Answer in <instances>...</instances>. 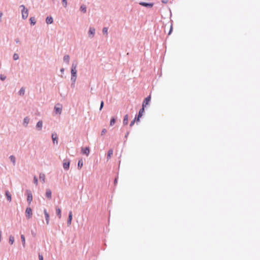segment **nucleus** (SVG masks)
<instances>
[{
	"mask_svg": "<svg viewBox=\"0 0 260 260\" xmlns=\"http://www.w3.org/2000/svg\"><path fill=\"white\" fill-rule=\"evenodd\" d=\"M108 28L106 27H104L103 28V30H102V32L103 33L104 35H107L108 34Z\"/></svg>",
	"mask_w": 260,
	"mask_h": 260,
	"instance_id": "32",
	"label": "nucleus"
},
{
	"mask_svg": "<svg viewBox=\"0 0 260 260\" xmlns=\"http://www.w3.org/2000/svg\"><path fill=\"white\" fill-rule=\"evenodd\" d=\"M104 105V101H102L101 102L100 107V111L102 110V109L103 108Z\"/></svg>",
	"mask_w": 260,
	"mask_h": 260,
	"instance_id": "39",
	"label": "nucleus"
},
{
	"mask_svg": "<svg viewBox=\"0 0 260 260\" xmlns=\"http://www.w3.org/2000/svg\"><path fill=\"white\" fill-rule=\"evenodd\" d=\"M95 30L94 28L91 27H90L89 28V31H88V34L90 38H92L93 37V36L95 34Z\"/></svg>",
	"mask_w": 260,
	"mask_h": 260,
	"instance_id": "11",
	"label": "nucleus"
},
{
	"mask_svg": "<svg viewBox=\"0 0 260 260\" xmlns=\"http://www.w3.org/2000/svg\"><path fill=\"white\" fill-rule=\"evenodd\" d=\"M80 9L81 11H82L84 13L86 12L87 8L85 5H83V4L82 5L80 6Z\"/></svg>",
	"mask_w": 260,
	"mask_h": 260,
	"instance_id": "23",
	"label": "nucleus"
},
{
	"mask_svg": "<svg viewBox=\"0 0 260 260\" xmlns=\"http://www.w3.org/2000/svg\"><path fill=\"white\" fill-rule=\"evenodd\" d=\"M15 42L16 43H19L20 42L19 40L18 39H16Z\"/></svg>",
	"mask_w": 260,
	"mask_h": 260,
	"instance_id": "50",
	"label": "nucleus"
},
{
	"mask_svg": "<svg viewBox=\"0 0 260 260\" xmlns=\"http://www.w3.org/2000/svg\"><path fill=\"white\" fill-rule=\"evenodd\" d=\"M60 72L63 74L64 73V68H61L60 69Z\"/></svg>",
	"mask_w": 260,
	"mask_h": 260,
	"instance_id": "49",
	"label": "nucleus"
},
{
	"mask_svg": "<svg viewBox=\"0 0 260 260\" xmlns=\"http://www.w3.org/2000/svg\"><path fill=\"white\" fill-rule=\"evenodd\" d=\"M39 260H43V256L41 254H39Z\"/></svg>",
	"mask_w": 260,
	"mask_h": 260,
	"instance_id": "45",
	"label": "nucleus"
},
{
	"mask_svg": "<svg viewBox=\"0 0 260 260\" xmlns=\"http://www.w3.org/2000/svg\"><path fill=\"white\" fill-rule=\"evenodd\" d=\"M25 93V88L24 87H21L19 90L18 93L20 95H23Z\"/></svg>",
	"mask_w": 260,
	"mask_h": 260,
	"instance_id": "28",
	"label": "nucleus"
},
{
	"mask_svg": "<svg viewBox=\"0 0 260 260\" xmlns=\"http://www.w3.org/2000/svg\"><path fill=\"white\" fill-rule=\"evenodd\" d=\"M34 183L37 184V183H38V179H37V178L36 176H34Z\"/></svg>",
	"mask_w": 260,
	"mask_h": 260,
	"instance_id": "43",
	"label": "nucleus"
},
{
	"mask_svg": "<svg viewBox=\"0 0 260 260\" xmlns=\"http://www.w3.org/2000/svg\"><path fill=\"white\" fill-rule=\"evenodd\" d=\"M26 216L29 218L32 216V210L30 207H27L25 210Z\"/></svg>",
	"mask_w": 260,
	"mask_h": 260,
	"instance_id": "10",
	"label": "nucleus"
},
{
	"mask_svg": "<svg viewBox=\"0 0 260 260\" xmlns=\"http://www.w3.org/2000/svg\"><path fill=\"white\" fill-rule=\"evenodd\" d=\"M151 95H148L145 98L142 103V108L145 109V108L149 104L151 101Z\"/></svg>",
	"mask_w": 260,
	"mask_h": 260,
	"instance_id": "2",
	"label": "nucleus"
},
{
	"mask_svg": "<svg viewBox=\"0 0 260 260\" xmlns=\"http://www.w3.org/2000/svg\"><path fill=\"white\" fill-rule=\"evenodd\" d=\"M139 4L141 6L149 8H152L154 5L153 3H146L144 2H140Z\"/></svg>",
	"mask_w": 260,
	"mask_h": 260,
	"instance_id": "5",
	"label": "nucleus"
},
{
	"mask_svg": "<svg viewBox=\"0 0 260 260\" xmlns=\"http://www.w3.org/2000/svg\"><path fill=\"white\" fill-rule=\"evenodd\" d=\"M44 215H45V220L46 221L47 224H48L49 223V214L47 212V210H46V209H45L44 210Z\"/></svg>",
	"mask_w": 260,
	"mask_h": 260,
	"instance_id": "16",
	"label": "nucleus"
},
{
	"mask_svg": "<svg viewBox=\"0 0 260 260\" xmlns=\"http://www.w3.org/2000/svg\"><path fill=\"white\" fill-rule=\"evenodd\" d=\"M106 133H107V129L106 128L103 129L102 131V132H101V136L104 135Z\"/></svg>",
	"mask_w": 260,
	"mask_h": 260,
	"instance_id": "41",
	"label": "nucleus"
},
{
	"mask_svg": "<svg viewBox=\"0 0 260 260\" xmlns=\"http://www.w3.org/2000/svg\"><path fill=\"white\" fill-rule=\"evenodd\" d=\"M77 76H71V80L72 82H76Z\"/></svg>",
	"mask_w": 260,
	"mask_h": 260,
	"instance_id": "36",
	"label": "nucleus"
},
{
	"mask_svg": "<svg viewBox=\"0 0 260 260\" xmlns=\"http://www.w3.org/2000/svg\"><path fill=\"white\" fill-rule=\"evenodd\" d=\"M116 122V118L115 117H112L111 118L110 122V125L113 126Z\"/></svg>",
	"mask_w": 260,
	"mask_h": 260,
	"instance_id": "27",
	"label": "nucleus"
},
{
	"mask_svg": "<svg viewBox=\"0 0 260 260\" xmlns=\"http://www.w3.org/2000/svg\"><path fill=\"white\" fill-rule=\"evenodd\" d=\"M61 2L62 3V5L64 8H66L67 6V0H61Z\"/></svg>",
	"mask_w": 260,
	"mask_h": 260,
	"instance_id": "34",
	"label": "nucleus"
},
{
	"mask_svg": "<svg viewBox=\"0 0 260 260\" xmlns=\"http://www.w3.org/2000/svg\"><path fill=\"white\" fill-rule=\"evenodd\" d=\"M75 83L76 82H72L71 86L72 88H74L75 86Z\"/></svg>",
	"mask_w": 260,
	"mask_h": 260,
	"instance_id": "46",
	"label": "nucleus"
},
{
	"mask_svg": "<svg viewBox=\"0 0 260 260\" xmlns=\"http://www.w3.org/2000/svg\"><path fill=\"white\" fill-rule=\"evenodd\" d=\"M118 175L114 179V183L115 185H116V184L117 183V181H118Z\"/></svg>",
	"mask_w": 260,
	"mask_h": 260,
	"instance_id": "42",
	"label": "nucleus"
},
{
	"mask_svg": "<svg viewBox=\"0 0 260 260\" xmlns=\"http://www.w3.org/2000/svg\"><path fill=\"white\" fill-rule=\"evenodd\" d=\"M46 197L48 199H51L52 197V192L50 189H47L46 192Z\"/></svg>",
	"mask_w": 260,
	"mask_h": 260,
	"instance_id": "17",
	"label": "nucleus"
},
{
	"mask_svg": "<svg viewBox=\"0 0 260 260\" xmlns=\"http://www.w3.org/2000/svg\"><path fill=\"white\" fill-rule=\"evenodd\" d=\"M54 112L56 114H60L62 112V106L59 104L56 105L54 108Z\"/></svg>",
	"mask_w": 260,
	"mask_h": 260,
	"instance_id": "3",
	"label": "nucleus"
},
{
	"mask_svg": "<svg viewBox=\"0 0 260 260\" xmlns=\"http://www.w3.org/2000/svg\"><path fill=\"white\" fill-rule=\"evenodd\" d=\"M51 138L54 144L58 143V137L57 134L55 133H52L51 135Z\"/></svg>",
	"mask_w": 260,
	"mask_h": 260,
	"instance_id": "7",
	"label": "nucleus"
},
{
	"mask_svg": "<svg viewBox=\"0 0 260 260\" xmlns=\"http://www.w3.org/2000/svg\"><path fill=\"white\" fill-rule=\"evenodd\" d=\"M161 3L163 4H167L168 2V0H161Z\"/></svg>",
	"mask_w": 260,
	"mask_h": 260,
	"instance_id": "47",
	"label": "nucleus"
},
{
	"mask_svg": "<svg viewBox=\"0 0 260 260\" xmlns=\"http://www.w3.org/2000/svg\"><path fill=\"white\" fill-rule=\"evenodd\" d=\"M53 22V17L51 16H48L46 18V22L47 24H52Z\"/></svg>",
	"mask_w": 260,
	"mask_h": 260,
	"instance_id": "13",
	"label": "nucleus"
},
{
	"mask_svg": "<svg viewBox=\"0 0 260 260\" xmlns=\"http://www.w3.org/2000/svg\"><path fill=\"white\" fill-rule=\"evenodd\" d=\"M5 196H6V197L7 200L10 202L12 200V197H11V193H10V192L8 190L5 191Z\"/></svg>",
	"mask_w": 260,
	"mask_h": 260,
	"instance_id": "15",
	"label": "nucleus"
},
{
	"mask_svg": "<svg viewBox=\"0 0 260 260\" xmlns=\"http://www.w3.org/2000/svg\"><path fill=\"white\" fill-rule=\"evenodd\" d=\"M6 76H5V75H0V79L2 80V81H4L6 79Z\"/></svg>",
	"mask_w": 260,
	"mask_h": 260,
	"instance_id": "40",
	"label": "nucleus"
},
{
	"mask_svg": "<svg viewBox=\"0 0 260 260\" xmlns=\"http://www.w3.org/2000/svg\"><path fill=\"white\" fill-rule=\"evenodd\" d=\"M71 76H77V70L71 69Z\"/></svg>",
	"mask_w": 260,
	"mask_h": 260,
	"instance_id": "30",
	"label": "nucleus"
},
{
	"mask_svg": "<svg viewBox=\"0 0 260 260\" xmlns=\"http://www.w3.org/2000/svg\"><path fill=\"white\" fill-rule=\"evenodd\" d=\"M56 214L57 216L60 218L61 216V210L59 208H56Z\"/></svg>",
	"mask_w": 260,
	"mask_h": 260,
	"instance_id": "22",
	"label": "nucleus"
},
{
	"mask_svg": "<svg viewBox=\"0 0 260 260\" xmlns=\"http://www.w3.org/2000/svg\"><path fill=\"white\" fill-rule=\"evenodd\" d=\"M172 30H173V26H172V24H171L170 30L168 32V35H170L171 34Z\"/></svg>",
	"mask_w": 260,
	"mask_h": 260,
	"instance_id": "44",
	"label": "nucleus"
},
{
	"mask_svg": "<svg viewBox=\"0 0 260 260\" xmlns=\"http://www.w3.org/2000/svg\"><path fill=\"white\" fill-rule=\"evenodd\" d=\"M128 122V115L126 114L124 116L123 120V124L124 125H127Z\"/></svg>",
	"mask_w": 260,
	"mask_h": 260,
	"instance_id": "19",
	"label": "nucleus"
},
{
	"mask_svg": "<svg viewBox=\"0 0 260 260\" xmlns=\"http://www.w3.org/2000/svg\"><path fill=\"white\" fill-rule=\"evenodd\" d=\"M63 61L69 64L70 61V56L69 55H65L63 57Z\"/></svg>",
	"mask_w": 260,
	"mask_h": 260,
	"instance_id": "25",
	"label": "nucleus"
},
{
	"mask_svg": "<svg viewBox=\"0 0 260 260\" xmlns=\"http://www.w3.org/2000/svg\"><path fill=\"white\" fill-rule=\"evenodd\" d=\"M70 166V160L64 161L63 163V168L64 170L67 171L69 169Z\"/></svg>",
	"mask_w": 260,
	"mask_h": 260,
	"instance_id": "9",
	"label": "nucleus"
},
{
	"mask_svg": "<svg viewBox=\"0 0 260 260\" xmlns=\"http://www.w3.org/2000/svg\"><path fill=\"white\" fill-rule=\"evenodd\" d=\"M39 178L41 181H42L43 183L45 182V176L44 174H40Z\"/></svg>",
	"mask_w": 260,
	"mask_h": 260,
	"instance_id": "29",
	"label": "nucleus"
},
{
	"mask_svg": "<svg viewBox=\"0 0 260 260\" xmlns=\"http://www.w3.org/2000/svg\"><path fill=\"white\" fill-rule=\"evenodd\" d=\"M170 16H172V12L171 11V10L170 9Z\"/></svg>",
	"mask_w": 260,
	"mask_h": 260,
	"instance_id": "51",
	"label": "nucleus"
},
{
	"mask_svg": "<svg viewBox=\"0 0 260 260\" xmlns=\"http://www.w3.org/2000/svg\"><path fill=\"white\" fill-rule=\"evenodd\" d=\"M128 135H129V132H127L126 133V134L125 135L124 138H126V139H127V137H128Z\"/></svg>",
	"mask_w": 260,
	"mask_h": 260,
	"instance_id": "48",
	"label": "nucleus"
},
{
	"mask_svg": "<svg viewBox=\"0 0 260 260\" xmlns=\"http://www.w3.org/2000/svg\"><path fill=\"white\" fill-rule=\"evenodd\" d=\"M135 122H137V120L136 118H134L130 123L129 126L131 127L133 126V125L135 124Z\"/></svg>",
	"mask_w": 260,
	"mask_h": 260,
	"instance_id": "38",
	"label": "nucleus"
},
{
	"mask_svg": "<svg viewBox=\"0 0 260 260\" xmlns=\"http://www.w3.org/2000/svg\"><path fill=\"white\" fill-rule=\"evenodd\" d=\"M14 242V237L11 236L9 237V243L10 244L12 245Z\"/></svg>",
	"mask_w": 260,
	"mask_h": 260,
	"instance_id": "31",
	"label": "nucleus"
},
{
	"mask_svg": "<svg viewBox=\"0 0 260 260\" xmlns=\"http://www.w3.org/2000/svg\"><path fill=\"white\" fill-rule=\"evenodd\" d=\"M21 238L22 239V243H23V246L24 247L25 246V238H24V236L23 235H21Z\"/></svg>",
	"mask_w": 260,
	"mask_h": 260,
	"instance_id": "33",
	"label": "nucleus"
},
{
	"mask_svg": "<svg viewBox=\"0 0 260 260\" xmlns=\"http://www.w3.org/2000/svg\"><path fill=\"white\" fill-rule=\"evenodd\" d=\"M77 66V63L73 62L72 64L71 69L76 70Z\"/></svg>",
	"mask_w": 260,
	"mask_h": 260,
	"instance_id": "37",
	"label": "nucleus"
},
{
	"mask_svg": "<svg viewBox=\"0 0 260 260\" xmlns=\"http://www.w3.org/2000/svg\"><path fill=\"white\" fill-rule=\"evenodd\" d=\"M83 162L82 159H79L78 162V168L79 169H80L83 167Z\"/></svg>",
	"mask_w": 260,
	"mask_h": 260,
	"instance_id": "26",
	"label": "nucleus"
},
{
	"mask_svg": "<svg viewBox=\"0 0 260 260\" xmlns=\"http://www.w3.org/2000/svg\"><path fill=\"white\" fill-rule=\"evenodd\" d=\"M20 8L21 9V11L22 14V18L25 20L28 17V10L25 8V7L23 5L20 6Z\"/></svg>",
	"mask_w": 260,
	"mask_h": 260,
	"instance_id": "1",
	"label": "nucleus"
},
{
	"mask_svg": "<svg viewBox=\"0 0 260 260\" xmlns=\"http://www.w3.org/2000/svg\"><path fill=\"white\" fill-rule=\"evenodd\" d=\"M73 219V215H72V212L70 211L69 213L68 220H67V224L68 225H70L72 222Z\"/></svg>",
	"mask_w": 260,
	"mask_h": 260,
	"instance_id": "12",
	"label": "nucleus"
},
{
	"mask_svg": "<svg viewBox=\"0 0 260 260\" xmlns=\"http://www.w3.org/2000/svg\"><path fill=\"white\" fill-rule=\"evenodd\" d=\"M26 192L27 194V201L28 204H30L32 201V194L31 191L30 190L26 189Z\"/></svg>",
	"mask_w": 260,
	"mask_h": 260,
	"instance_id": "4",
	"label": "nucleus"
},
{
	"mask_svg": "<svg viewBox=\"0 0 260 260\" xmlns=\"http://www.w3.org/2000/svg\"><path fill=\"white\" fill-rule=\"evenodd\" d=\"M19 59V55L17 53H14L13 55V59L16 60Z\"/></svg>",
	"mask_w": 260,
	"mask_h": 260,
	"instance_id": "35",
	"label": "nucleus"
},
{
	"mask_svg": "<svg viewBox=\"0 0 260 260\" xmlns=\"http://www.w3.org/2000/svg\"><path fill=\"white\" fill-rule=\"evenodd\" d=\"M90 152V149L88 147H86L85 148H82L81 150V153L83 154H85L86 156H88Z\"/></svg>",
	"mask_w": 260,
	"mask_h": 260,
	"instance_id": "8",
	"label": "nucleus"
},
{
	"mask_svg": "<svg viewBox=\"0 0 260 260\" xmlns=\"http://www.w3.org/2000/svg\"><path fill=\"white\" fill-rule=\"evenodd\" d=\"M29 21L31 25H34L36 23V20L35 17H31L29 18Z\"/></svg>",
	"mask_w": 260,
	"mask_h": 260,
	"instance_id": "21",
	"label": "nucleus"
},
{
	"mask_svg": "<svg viewBox=\"0 0 260 260\" xmlns=\"http://www.w3.org/2000/svg\"><path fill=\"white\" fill-rule=\"evenodd\" d=\"M52 1L53 2H54V0H52Z\"/></svg>",
	"mask_w": 260,
	"mask_h": 260,
	"instance_id": "52",
	"label": "nucleus"
},
{
	"mask_svg": "<svg viewBox=\"0 0 260 260\" xmlns=\"http://www.w3.org/2000/svg\"><path fill=\"white\" fill-rule=\"evenodd\" d=\"M113 151L112 149H110L108 150V153H107V160L109 159L111 157V156L113 154Z\"/></svg>",
	"mask_w": 260,
	"mask_h": 260,
	"instance_id": "20",
	"label": "nucleus"
},
{
	"mask_svg": "<svg viewBox=\"0 0 260 260\" xmlns=\"http://www.w3.org/2000/svg\"><path fill=\"white\" fill-rule=\"evenodd\" d=\"M42 126H43V121L42 120H39L37 123V124H36V128L38 130V131H41L42 128Z\"/></svg>",
	"mask_w": 260,
	"mask_h": 260,
	"instance_id": "14",
	"label": "nucleus"
},
{
	"mask_svg": "<svg viewBox=\"0 0 260 260\" xmlns=\"http://www.w3.org/2000/svg\"><path fill=\"white\" fill-rule=\"evenodd\" d=\"M29 121V119L28 117H24L23 119V124L24 126L26 127L28 125Z\"/></svg>",
	"mask_w": 260,
	"mask_h": 260,
	"instance_id": "18",
	"label": "nucleus"
},
{
	"mask_svg": "<svg viewBox=\"0 0 260 260\" xmlns=\"http://www.w3.org/2000/svg\"><path fill=\"white\" fill-rule=\"evenodd\" d=\"M145 111V109L141 108L138 113V114L136 115L135 118H136V120H137V122H138L140 121V118L143 116V113Z\"/></svg>",
	"mask_w": 260,
	"mask_h": 260,
	"instance_id": "6",
	"label": "nucleus"
},
{
	"mask_svg": "<svg viewBox=\"0 0 260 260\" xmlns=\"http://www.w3.org/2000/svg\"><path fill=\"white\" fill-rule=\"evenodd\" d=\"M9 159H10L11 161L13 163V165L15 166L16 162L15 157L14 155H12L10 156Z\"/></svg>",
	"mask_w": 260,
	"mask_h": 260,
	"instance_id": "24",
	"label": "nucleus"
}]
</instances>
